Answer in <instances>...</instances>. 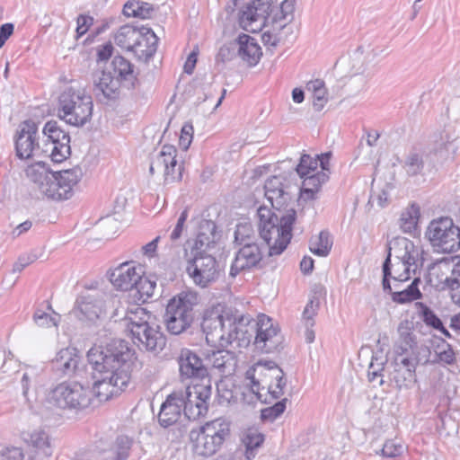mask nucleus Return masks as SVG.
I'll use <instances>...</instances> for the list:
<instances>
[{"mask_svg": "<svg viewBox=\"0 0 460 460\" xmlns=\"http://www.w3.org/2000/svg\"><path fill=\"white\" fill-rule=\"evenodd\" d=\"M256 328L254 344L265 353L276 350L281 342L279 329L273 320L265 314L258 317L257 323L249 314L238 311H226L222 314H205L201 327L207 343L215 348H246Z\"/></svg>", "mask_w": 460, "mask_h": 460, "instance_id": "1", "label": "nucleus"}, {"mask_svg": "<svg viewBox=\"0 0 460 460\" xmlns=\"http://www.w3.org/2000/svg\"><path fill=\"white\" fill-rule=\"evenodd\" d=\"M423 251L405 237H397L388 244V255L383 264V288L392 293L393 300L405 304L421 297L415 277L423 265Z\"/></svg>", "mask_w": 460, "mask_h": 460, "instance_id": "2", "label": "nucleus"}, {"mask_svg": "<svg viewBox=\"0 0 460 460\" xmlns=\"http://www.w3.org/2000/svg\"><path fill=\"white\" fill-rule=\"evenodd\" d=\"M132 357L123 341H115L106 347H93L87 353L94 379L91 396L107 402L119 394L129 383Z\"/></svg>", "mask_w": 460, "mask_h": 460, "instance_id": "3", "label": "nucleus"}, {"mask_svg": "<svg viewBox=\"0 0 460 460\" xmlns=\"http://www.w3.org/2000/svg\"><path fill=\"white\" fill-rule=\"evenodd\" d=\"M257 214L260 235L268 245L269 255L281 254L292 238V226L296 219L295 209L276 213L261 206L258 208Z\"/></svg>", "mask_w": 460, "mask_h": 460, "instance_id": "4", "label": "nucleus"}, {"mask_svg": "<svg viewBox=\"0 0 460 460\" xmlns=\"http://www.w3.org/2000/svg\"><path fill=\"white\" fill-rule=\"evenodd\" d=\"M93 102L85 87L71 84L64 88L58 98V117L66 123L83 127L93 116Z\"/></svg>", "mask_w": 460, "mask_h": 460, "instance_id": "5", "label": "nucleus"}, {"mask_svg": "<svg viewBox=\"0 0 460 460\" xmlns=\"http://www.w3.org/2000/svg\"><path fill=\"white\" fill-rule=\"evenodd\" d=\"M135 79L134 66L125 58L117 56L109 67L94 74L93 90L97 96L114 100L119 96L120 87L132 86Z\"/></svg>", "mask_w": 460, "mask_h": 460, "instance_id": "6", "label": "nucleus"}, {"mask_svg": "<svg viewBox=\"0 0 460 460\" xmlns=\"http://www.w3.org/2000/svg\"><path fill=\"white\" fill-rule=\"evenodd\" d=\"M230 426L227 419L219 417L206 421L199 429H191L190 441L192 452L203 457L215 455L229 438Z\"/></svg>", "mask_w": 460, "mask_h": 460, "instance_id": "7", "label": "nucleus"}, {"mask_svg": "<svg viewBox=\"0 0 460 460\" xmlns=\"http://www.w3.org/2000/svg\"><path fill=\"white\" fill-rule=\"evenodd\" d=\"M237 251L230 268V275L235 277L241 271L256 268L262 260V252L250 225H238L234 232Z\"/></svg>", "mask_w": 460, "mask_h": 460, "instance_id": "8", "label": "nucleus"}, {"mask_svg": "<svg viewBox=\"0 0 460 460\" xmlns=\"http://www.w3.org/2000/svg\"><path fill=\"white\" fill-rule=\"evenodd\" d=\"M47 402L62 410H83L92 403L91 390L78 382H63L47 394Z\"/></svg>", "mask_w": 460, "mask_h": 460, "instance_id": "9", "label": "nucleus"}, {"mask_svg": "<svg viewBox=\"0 0 460 460\" xmlns=\"http://www.w3.org/2000/svg\"><path fill=\"white\" fill-rule=\"evenodd\" d=\"M197 303L194 292H181L171 298L166 305L164 323L167 331L178 335L187 330L192 322V309Z\"/></svg>", "mask_w": 460, "mask_h": 460, "instance_id": "10", "label": "nucleus"}, {"mask_svg": "<svg viewBox=\"0 0 460 460\" xmlns=\"http://www.w3.org/2000/svg\"><path fill=\"white\" fill-rule=\"evenodd\" d=\"M426 237L439 252H454L460 248V228L448 217L430 221L426 230Z\"/></svg>", "mask_w": 460, "mask_h": 460, "instance_id": "11", "label": "nucleus"}, {"mask_svg": "<svg viewBox=\"0 0 460 460\" xmlns=\"http://www.w3.org/2000/svg\"><path fill=\"white\" fill-rule=\"evenodd\" d=\"M181 394L184 414L189 420H196L208 412L212 394L210 379L186 387L185 390L176 391Z\"/></svg>", "mask_w": 460, "mask_h": 460, "instance_id": "12", "label": "nucleus"}, {"mask_svg": "<svg viewBox=\"0 0 460 460\" xmlns=\"http://www.w3.org/2000/svg\"><path fill=\"white\" fill-rule=\"evenodd\" d=\"M45 137L42 152L55 163L65 161L71 153L70 137L57 121H48L43 128Z\"/></svg>", "mask_w": 460, "mask_h": 460, "instance_id": "13", "label": "nucleus"}, {"mask_svg": "<svg viewBox=\"0 0 460 460\" xmlns=\"http://www.w3.org/2000/svg\"><path fill=\"white\" fill-rule=\"evenodd\" d=\"M131 447L128 437H118L114 445L100 440L89 450L81 454L77 460H126Z\"/></svg>", "mask_w": 460, "mask_h": 460, "instance_id": "14", "label": "nucleus"}, {"mask_svg": "<svg viewBox=\"0 0 460 460\" xmlns=\"http://www.w3.org/2000/svg\"><path fill=\"white\" fill-rule=\"evenodd\" d=\"M38 124L32 120L22 122L14 137L16 155L21 159L40 157L42 147L37 142Z\"/></svg>", "mask_w": 460, "mask_h": 460, "instance_id": "15", "label": "nucleus"}, {"mask_svg": "<svg viewBox=\"0 0 460 460\" xmlns=\"http://www.w3.org/2000/svg\"><path fill=\"white\" fill-rule=\"evenodd\" d=\"M176 154L177 150L173 146H163L161 151L151 161L150 174L162 173L165 181L180 180L181 165L177 164Z\"/></svg>", "mask_w": 460, "mask_h": 460, "instance_id": "16", "label": "nucleus"}, {"mask_svg": "<svg viewBox=\"0 0 460 460\" xmlns=\"http://www.w3.org/2000/svg\"><path fill=\"white\" fill-rule=\"evenodd\" d=\"M186 260V271L196 285L205 288L216 279L217 271L214 257L211 255L190 256Z\"/></svg>", "mask_w": 460, "mask_h": 460, "instance_id": "17", "label": "nucleus"}, {"mask_svg": "<svg viewBox=\"0 0 460 460\" xmlns=\"http://www.w3.org/2000/svg\"><path fill=\"white\" fill-rule=\"evenodd\" d=\"M269 9L268 0H253L240 11V26L252 33L261 31L265 26Z\"/></svg>", "mask_w": 460, "mask_h": 460, "instance_id": "18", "label": "nucleus"}, {"mask_svg": "<svg viewBox=\"0 0 460 460\" xmlns=\"http://www.w3.org/2000/svg\"><path fill=\"white\" fill-rule=\"evenodd\" d=\"M130 334L136 345L148 351H161L166 344L157 319L140 326Z\"/></svg>", "mask_w": 460, "mask_h": 460, "instance_id": "19", "label": "nucleus"}, {"mask_svg": "<svg viewBox=\"0 0 460 460\" xmlns=\"http://www.w3.org/2000/svg\"><path fill=\"white\" fill-rule=\"evenodd\" d=\"M265 197L273 208L282 211L294 199L296 186L284 183V178L273 176L267 180L264 185Z\"/></svg>", "mask_w": 460, "mask_h": 460, "instance_id": "20", "label": "nucleus"}, {"mask_svg": "<svg viewBox=\"0 0 460 460\" xmlns=\"http://www.w3.org/2000/svg\"><path fill=\"white\" fill-rule=\"evenodd\" d=\"M103 311L104 302L99 292H85L77 297L73 314L82 322L93 323L99 319Z\"/></svg>", "mask_w": 460, "mask_h": 460, "instance_id": "21", "label": "nucleus"}, {"mask_svg": "<svg viewBox=\"0 0 460 460\" xmlns=\"http://www.w3.org/2000/svg\"><path fill=\"white\" fill-rule=\"evenodd\" d=\"M181 380L199 379L203 382L208 378V372L201 358L189 349H182L177 358Z\"/></svg>", "mask_w": 460, "mask_h": 460, "instance_id": "22", "label": "nucleus"}, {"mask_svg": "<svg viewBox=\"0 0 460 460\" xmlns=\"http://www.w3.org/2000/svg\"><path fill=\"white\" fill-rule=\"evenodd\" d=\"M142 275H144V270L140 264L127 261L111 272L110 280L116 288L128 291L136 287Z\"/></svg>", "mask_w": 460, "mask_h": 460, "instance_id": "23", "label": "nucleus"}, {"mask_svg": "<svg viewBox=\"0 0 460 460\" xmlns=\"http://www.w3.org/2000/svg\"><path fill=\"white\" fill-rule=\"evenodd\" d=\"M273 367H279L272 361H259L245 372V385L251 389L259 400L262 398L261 391L264 390V384H267V381L269 382L272 378L269 373L271 372Z\"/></svg>", "mask_w": 460, "mask_h": 460, "instance_id": "24", "label": "nucleus"}, {"mask_svg": "<svg viewBox=\"0 0 460 460\" xmlns=\"http://www.w3.org/2000/svg\"><path fill=\"white\" fill-rule=\"evenodd\" d=\"M450 263L441 261L429 268L427 282L438 291L458 289V280L452 279L450 275Z\"/></svg>", "mask_w": 460, "mask_h": 460, "instance_id": "25", "label": "nucleus"}, {"mask_svg": "<svg viewBox=\"0 0 460 460\" xmlns=\"http://www.w3.org/2000/svg\"><path fill=\"white\" fill-rule=\"evenodd\" d=\"M182 395L173 391L166 400L162 403L158 414V421L161 426L167 428L175 424L184 412Z\"/></svg>", "mask_w": 460, "mask_h": 460, "instance_id": "26", "label": "nucleus"}, {"mask_svg": "<svg viewBox=\"0 0 460 460\" xmlns=\"http://www.w3.org/2000/svg\"><path fill=\"white\" fill-rule=\"evenodd\" d=\"M158 38L150 29L142 26L141 37L130 49L142 61H148L156 52Z\"/></svg>", "mask_w": 460, "mask_h": 460, "instance_id": "27", "label": "nucleus"}, {"mask_svg": "<svg viewBox=\"0 0 460 460\" xmlns=\"http://www.w3.org/2000/svg\"><path fill=\"white\" fill-rule=\"evenodd\" d=\"M57 177L58 179V184H60V193L57 197L66 200L74 195V190L83 177V170L80 166H75L71 169L57 172Z\"/></svg>", "mask_w": 460, "mask_h": 460, "instance_id": "28", "label": "nucleus"}, {"mask_svg": "<svg viewBox=\"0 0 460 460\" xmlns=\"http://www.w3.org/2000/svg\"><path fill=\"white\" fill-rule=\"evenodd\" d=\"M237 45L238 56L242 60L251 66H255L259 62L262 51L254 38L247 34H242L237 39Z\"/></svg>", "mask_w": 460, "mask_h": 460, "instance_id": "29", "label": "nucleus"}, {"mask_svg": "<svg viewBox=\"0 0 460 460\" xmlns=\"http://www.w3.org/2000/svg\"><path fill=\"white\" fill-rule=\"evenodd\" d=\"M23 439L34 448V458L47 459L52 455V447L49 435L42 429H36L23 435Z\"/></svg>", "mask_w": 460, "mask_h": 460, "instance_id": "30", "label": "nucleus"}, {"mask_svg": "<svg viewBox=\"0 0 460 460\" xmlns=\"http://www.w3.org/2000/svg\"><path fill=\"white\" fill-rule=\"evenodd\" d=\"M80 358L75 349L66 348L60 349L52 360L53 367L65 376L75 373L78 367Z\"/></svg>", "mask_w": 460, "mask_h": 460, "instance_id": "31", "label": "nucleus"}, {"mask_svg": "<svg viewBox=\"0 0 460 460\" xmlns=\"http://www.w3.org/2000/svg\"><path fill=\"white\" fill-rule=\"evenodd\" d=\"M214 229L215 226H212L208 234L199 232L195 239L187 241L184 246L185 258L208 255L207 250L214 243Z\"/></svg>", "mask_w": 460, "mask_h": 460, "instance_id": "32", "label": "nucleus"}, {"mask_svg": "<svg viewBox=\"0 0 460 460\" xmlns=\"http://www.w3.org/2000/svg\"><path fill=\"white\" fill-rule=\"evenodd\" d=\"M156 316L138 305L128 307L124 320L128 331L131 333L142 325L156 320Z\"/></svg>", "mask_w": 460, "mask_h": 460, "instance_id": "33", "label": "nucleus"}, {"mask_svg": "<svg viewBox=\"0 0 460 460\" xmlns=\"http://www.w3.org/2000/svg\"><path fill=\"white\" fill-rule=\"evenodd\" d=\"M208 360L212 367L224 376L232 375L236 368L235 356L228 350L213 351Z\"/></svg>", "mask_w": 460, "mask_h": 460, "instance_id": "34", "label": "nucleus"}, {"mask_svg": "<svg viewBox=\"0 0 460 460\" xmlns=\"http://www.w3.org/2000/svg\"><path fill=\"white\" fill-rule=\"evenodd\" d=\"M142 27L137 28L131 25L119 27L113 34L114 43L120 49L130 51L139 37H141Z\"/></svg>", "mask_w": 460, "mask_h": 460, "instance_id": "35", "label": "nucleus"}, {"mask_svg": "<svg viewBox=\"0 0 460 460\" xmlns=\"http://www.w3.org/2000/svg\"><path fill=\"white\" fill-rule=\"evenodd\" d=\"M301 178L304 179L301 198L304 199H314L315 193L319 190L322 184L328 181L329 175L325 172H316Z\"/></svg>", "mask_w": 460, "mask_h": 460, "instance_id": "36", "label": "nucleus"}, {"mask_svg": "<svg viewBox=\"0 0 460 460\" xmlns=\"http://www.w3.org/2000/svg\"><path fill=\"white\" fill-rule=\"evenodd\" d=\"M49 168L47 164L39 160L33 164H28L25 168L26 177L35 184V188L40 191L41 183L44 184L46 181L50 177Z\"/></svg>", "mask_w": 460, "mask_h": 460, "instance_id": "37", "label": "nucleus"}, {"mask_svg": "<svg viewBox=\"0 0 460 460\" xmlns=\"http://www.w3.org/2000/svg\"><path fill=\"white\" fill-rule=\"evenodd\" d=\"M154 13L151 4L139 0H128L123 6V14L127 17L148 19Z\"/></svg>", "mask_w": 460, "mask_h": 460, "instance_id": "38", "label": "nucleus"}, {"mask_svg": "<svg viewBox=\"0 0 460 460\" xmlns=\"http://www.w3.org/2000/svg\"><path fill=\"white\" fill-rule=\"evenodd\" d=\"M264 441V436L256 429H248L244 431L242 442L245 447V458L252 460L255 456V450L260 447Z\"/></svg>", "mask_w": 460, "mask_h": 460, "instance_id": "39", "label": "nucleus"}, {"mask_svg": "<svg viewBox=\"0 0 460 460\" xmlns=\"http://www.w3.org/2000/svg\"><path fill=\"white\" fill-rule=\"evenodd\" d=\"M420 217V208L411 203L401 214L400 226L404 233H412L416 230Z\"/></svg>", "mask_w": 460, "mask_h": 460, "instance_id": "40", "label": "nucleus"}, {"mask_svg": "<svg viewBox=\"0 0 460 460\" xmlns=\"http://www.w3.org/2000/svg\"><path fill=\"white\" fill-rule=\"evenodd\" d=\"M399 338L394 345V353L395 356L402 357L413 354V348L416 345L413 333L401 327L399 328Z\"/></svg>", "mask_w": 460, "mask_h": 460, "instance_id": "41", "label": "nucleus"}, {"mask_svg": "<svg viewBox=\"0 0 460 460\" xmlns=\"http://www.w3.org/2000/svg\"><path fill=\"white\" fill-rule=\"evenodd\" d=\"M306 89L312 94L314 108L321 111L328 101L324 82L320 79L311 80L307 83Z\"/></svg>", "mask_w": 460, "mask_h": 460, "instance_id": "42", "label": "nucleus"}, {"mask_svg": "<svg viewBox=\"0 0 460 460\" xmlns=\"http://www.w3.org/2000/svg\"><path fill=\"white\" fill-rule=\"evenodd\" d=\"M269 375L272 377L267 384H264V389L275 399L279 398L284 393L286 381L283 378V371L279 367H273Z\"/></svg>", "mask_w": 460, "mask_h": 460, "instance_id": "43", "label": "nucleus"}, {"mask_svg": "<svg viewBox=\"0 0 460 460\" xmlns=\"http://www.w3.org/2000/svg\"><path fill=\"white\" fill-rule=\"evenodd\" d=\"M48 312L42 309H37L33 314V320L39 327L50 328L57 327L60 315L54 312L50 305L47 307Z\"/></svg>", "mask_w": 460, "mask_h": 460, "instance_id": "44", "label": "nucleus"}, {"mask_svg": "<svg viewBox=\"0 0 460 460\" xmlns=\"http://www.w3.org/2000/svg\"><path fill=\"white\" fill-rule=\"evenodd\" d=\"M332 245L328 232L322 231L318 236L311 240L310 251L318 256L325 257L329 254Z\"/></svg>", "mask_w": 460, "mask_h": 460, "instance_id": "45", "label": "nucleus"}, {"mask_svg": "<svg viewBox=\"0 0 460 460\" xmlns=\"http://www.w3.org/2000/svg\"><path fill=\"white\" fill-rule=\"evenodd\" d=\"M454 136L447 130H443L438 135L434 136V151L437 154H439L441 156H444L446 154L450 151H454L455 146L453 144Z\"/></svg>", "mask_w": 460, "mask_h": 460, "instance_id": "46", "label": "nucleus"}, {"mask_svg": "<svg viewBox=\"0 0 460 460\" xmlns=\"http://www.w3.org/2000/svg\"><path fill=\"white\" fill-rule=\"evenodd\" d=\"M155 288L156 279L152 276L144 277L143 275L140 277L139 281H137V284L135 287L139 294V299L143 302H146L154 296Z\"/></svg>", "mask_w": 460, "mask_h": 460, "instance_id": "47", "label": "nucleus"}, {"mask_svg": "<svg viewBox=\"0 0 460 460\" xmlns=\"http://www.w3.org/2000/svg\"><path fill=\"white\" fill-rule=\"evenodd\" d=\"M40 369L36 367H27L22 377V395L27 402L30 401L28 393L30 388L34 387L40 378Z\"/></svg>", "mask_w": 460, "mask_h": 460, "instance_id": "48", "label": "nucleus"}, {"mask_svg": "<svg viewBox=\"0 0 460 460\" xmlns=\"http://www.w3.org/2000/svg\"><path fill=\"white\" fill-rule=\"evenodd\" d=\"M58 179L57 177V172H52L50 174V177L46 181V182L41 183V187L40 190V194L42 197H46L48 199H53V200H63L62 198L57 197L58 194L60 193L59 191V185Z\"/></svg>", "mask_w": 460, "mask_h": 460, "instance_id": "49", "label": "nucleus"}, {"mask_svg": "<svg viewBox=\"0 0 460 460\" xmlns=\"http://www.w3.org/2000/svg\"><path fill=\"white\" fill-rule=\"evenodd\" d=\"M217 401L220 404H229L235 398L233 384L230 380L222 379L217 384Z\"/></svg>", "mask_w": 460, "mask_h": 460, "instance_id": "50", "label": "nucleus"}, {"mask_svg": "<svg viewBox=\"0 0 460 460\" xmlns=\"http://www.w3.org/2000/svg\"><path fill=\"white\" fill-rule=\"evenodd\" d=\"M319 305L320 301L315 296L309 299L302 314V323L304 326L314 327L315 323L314 317L317 314Z\"/></svg>", "mask_w": 460, "mask_h": 460, "instance_id": "51", "label": "nucleus"}, {"mask_svg": "<svg viewBox=\"0 0 460 460\" xmlns=\"http://www.w3.org/2000/svg\"><path fill=\"white\" fill-rule=\"evenodd\" d=\"M423 321L426 324L432 326L434 329L441 332L445 336L450 337L448 331L443 326L441 320L429 309L427 305L420 304Z\"/></svg>", "mask_w": 460, "mask_h": 460, "instance_id": "52", "label": "nucleus"}, {"mask_svg": "<svg viewBox=\"0 0 460 460\" xmlns=\"http://www.w3.org/2000/svg\"><path fill=\"white\" fill-rule=\"evenodd\" d=\"M318 167V160L313 158L309 155H304L301 156L300 163L296 166L297 174L300 177L316 172Z\"/></svg>", "mask_w": 460, "mask_h": 460, "instance_id": "53", "label": "nucleus"}, {"mask_svg": "<svg viewBox=\"0 0 460 460\" xmlns=\"http://www.w3.org/2000/svg\"><path fill=\"white\" fill-rule=\"evenodd\" d=\"M435 354L438 361L452 364L455 361V352L451 346L444 341L437 344L434 349Z\"/></svg>", "mask_w": 460, "mask_h": 460, "instance_id": "54", "label": "nucleus"}, {"mask_svg": "<svg viewBox=\"0 0 460 460\" xmlns=\"http://www.w3.org/2000/svg\"><path fill=\"white\" fill-rule=\"evenodd\" d=\"M397 375L394 376V381L400 389H410L411 388L417 379L415 371H406L402 369H397Z\"/></svg>", "mask_w": 460, "mask_h": 460, "instance_id": "55", "label": "nucleus"}, {"mask_svg": "<svg viewBox=\"0 0 460 460\" xmlns=\"http://www.w3.org/2000/svg\"><path fill=\"white\" fill-rule=\"evenodd\" d=\"M404 168L409 175H416L423 168V161L421 156L417 153H411L406 157Z\"/></svg>", "mask_w": 460, "mask_h": 460, "instance_id": "56", "label": "nucleus"}, {"mask_svg": "<svg viewBox=\"0 0 460 460\" xmlns=\"http://www.w3.org/2000/svg\"><path fill=\"white\" fill-rule=\"evenodd\" d=\"M371 354V361L369 365L373 366V368H381L384 370L385 365L386 363V357L383 354L382 351L373 352L369 347H362L359 350V357L362 355H369Z\"/></svg>", "mask_w": 460, "mask_h": 460, "instance_id": "57", "label": "nucleus"}, {"mask_svg": "<svg viewBox=\"0 0 460 460\" xmlns=\"http://www.w3.org/2000/svg\"><path fill=\"white\" fill-rule=\"evenodd\" d=\"M288 399L285 398L278 402H276L273 406L268 407L261 411V417L264 420H274L278 417H279L286 409V403Z\"/></svg>", "mask_w": 460, "mask_h": 460, "instance_id": "58", "label": "nucleus"}, {"mask_svg": "<svg viewBox=\"0 0 460 460\" xmlns=\"http://www.w3.org/2000/svg\"><path fill=\"white\" fill-rule=\"evenodd\" d=\"M404 451L403 444L397 442L395 440L390 439L385 441L381 449V453L383 456L385 457H396L401 456Z\"/></svg>", "mask_w": 460, "mask_h": 460, "instance_id": "59", "label": "nucleus"}, {"mask_svg": "<svg viewBox=\"0 0 460 460\" xmlns=\"http://www.w3.org/2000/svg\"><path fill=\"white\" fill-rule=\"evenodd\" d=\"M395 364L399 369H404L406 371H415L418 365V358L416 355L409 354L402 357L395 356Z\"/></svg>", "mask_w": 460, "mask_h": 460, "instance_id": "60", "label": "nucleus"}, {"mask_svg": "<svg viewBox=\"0 0 460 460\" xmlns=\"http://www.w3.org/2000/svg\"><path fill=\"white\" fill-rule=\"evenodd\" d=\"M189 211L188 208H185L180 215V217L177 219V223L172 229V233L170 234V240L174 242L178 240L183 232L185 222L188 218Z\"/></svg>", "mask_w": 460, "mask_h": 460, "instance_id": "61", "label": "nucleus"}, {"mask_svg": "<svg viewBox=\"0 0 460 460\" xmlns=\"http://www.w3.org/2000/svg\"><path fill=\"white\" fill-rule=\"evenodd\" d=\"M193 137V127L191 124L186 123L182 126L179 139L180 146L187 150L191 144Z\"/></svg>", "mask_w": 460, "mask_h": 460, "instance_id": "62", "label": "nucleus"}, {"mask_svg": "<svg viewBox=\"0 0 460 460\" xmlns=\"http://www.w3.org/2000/svg\"><path fill=\"white\" fill-rule=\"evenodd\" d=\"M93 24V18L87 15H79L77 17L76 32L78 36H82L87 32L90 26Z\"/></svg>", "mask_w": 460, "mask_h": 460, "instance_id": "63", "label": "nucleus"}, {"mask_svg": "<svg viewBox=\"0 0 460 460\" xmlns=\"http://www.w3.org/2000/svg\"><path fill=\"white\" fill-rule=\"evenodd\" d=\"M450 275L452 279L458 280V288H460V256H455L450 261Z\"/></svg>", "mask_w": 460, "mask_h": 460, "instance_id": "64", "label": "nucleus"}]
</instances>
